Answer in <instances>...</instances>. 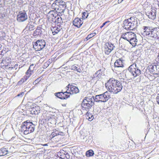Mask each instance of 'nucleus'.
I'll use <instances>...</instances> for the list:
<instances>
[{
    "label": "nucleus",
    "mask_w": 159,
    "mask_h": 159,
    "mask_svg": "<svg viewBox=\"0 0 159 159\" xmlns=\"http://www.w3.org/2000/svg\"><path fill=\"white\" fill-rule=\"evenodd\" d=\"M88 120L89 121H91L92 120V119L91 120V118H90V117H89V118H88Z\"/></svg>",
    "instance_id": "nucleus-49"
},
{
    "label": "nucleus",
    "mask_w": 159,
    "mask_h": 159,
    "mask_svg": "<svg viewBox=\"0 0 159 159\" xmlns=\"http://www.w3.org/2000/svg\"><path fill=\"white\" fill-rule=\"evenodd\" d=\"M140 81V78H139L138 79V80L137 82Z\"/></svg>",
    "instance_id": "nucleus-53"
},
{
    "label": "nucleus",
    "mask_w": 159,
    "mask_h": 159,
    "mask_svg": "<svg viewBox=\"0 0 159 159\" xmlns=\"http://www.w3.org/2000/svg\"><path fill=\"white\" fill-rule=\"evenodd\" d=\"M157 66V65H150L148 66L147 70H148L151 73L156 74Z\"/></svg>",
    "instance_id": "nucleus-18"
},
{
    "label": "nucleus",
    "mask_w": 159,
    "mask_h": 159,
    "mask_svg": "<svg viewBox=\"0 0 159 159\" xmlns=\"http://www.w3.org/2000/svg\"><path fill=\"white\" fill-rule=\"evenodd\" d=\"M4 2L3 0H0V6L2 5Z\"/></svg>",
    "instance_id": "nucleus-44"
},
{
    "label": "nucleus",
    "mask_w": 159,
    "mask_h": 159,
    "mask_svg": "<svg viewBox=\"0 0 159 159\" xmlns=\"http://www.w3.org/2000/svg\"><path fill=\"white\" fill-rule=\"evenodd\" d=\"M157 28H154L152 30L149 37L154 38L155 40H159V32L157 31Z\"/></svg>",
    "instance_id": "nucleus-11"
},
{
    "label": "nucleus",
    "mask_w": 159,
    "mask_h": 159,
    "mask_svg": "<svg viewBox=\"0 0 159 159\" xmlns=\"http://www.w3.org/2000/svg\"><path fill=\"white\" fill-rule=\"evenodd\" d=\"M31 112L32 114L35 115L38 114L40 112V108L39 107L32 108Z\"/></svg>",
    "instance_id": "nucleus-21"
},
{
    "label": "nucleus",
    "mask_w": 159,
    "mask_h": 159,
    "mask_svg": "<svg viewBox=\"0 0 159 159\" xmlns=\"http://www.w3.org/2000/svg\"><path fill=\"white\" fill-rule=\"evenodd\" d=\"M95 77H96L95 76V75L94 74V75H93V76H91V80H93V78H94Z\"/></svg>",
    "instance_id": "nucleus-45"
},
{
    "label": "nucleus",
    "mask_w": 159,
    "mask_h": 159,
    "mask_svg": "<svg viewBox=\"0 0 159 159\" xmlns=\"http://www.w3.org/2000/svg\"><path fill=\"white\" fill-rule=\"evenodd\" d=\"M68 88H70V90L71 92L72 93H70V94H68L69 95L72 94H76L78 93L79 92V90L78 88L74 86L73 85H70L69 84L68 85Z\"/></svg>",
    "instance_id": "nucleus-14"
},
{
    "label": "nucleus",
    "mask_w": 159,
    "mask_h": 159,
    "mask_svg": "<svg viewBox=\"0 0 159 159\" xmlns=\"http://www.w3.org/2000/svg\"><path fill=\"white\" fill-rule=\"evenodd\" d=\"M49 14H51V15L52 16V17H54L55 16L54 15H56V14L54 12H53V11H50L49 12Z\"/></svg>",
    "instance_id": "nucleus-36"
},
{
    "label": "nucleus",
    "mask_w": 159,
    "mask_h": 159,
    "mask_svg": "<svg viewBox=\"0 0 159 159\" xmlns=\"http://www.w3.org/2000/svg\"><path fill=\"white\" fill-rule=\"evenodd\" d=\"M123 39L127 41L131 44H136L137 42L136 34L132 32H129L123 34L121 35L120 41H122Z\"/></svg>",
    "instance_id": "nucleus-3"
},
{
    "label": "nucleus",
    "mask_w": 159,
    "mask_h": 159,
    "mask_svg": "<svg viewBox=\"0 0 159 159\" xmlns=\"http://www.w3.org/2000/svg\"><path fill=\"white\" fill-rule=\"evenodd\" d=\"M88 16V14L87 12H84L82 13V17L84 19L86 18Z\"/></svg>",
    "instance_id": "nucleus-32"
},
{
    "label": "nucleus",
    "mask_w": 159,
    "mask_h": 159,
    "mask_svg": "<svg viewBox=\"0 0 159 159\" xmlns=\"http://www.w3.org/2000/svg\"><path fill=\"white\" fill-rule=\"evenodd\" d=\"M66 104H62V106L64 107L66 106Z\"/></svg>",
    "instance_id": "nucleus-50"
},
{
    "label": "nucleus",
    "mask_w": 159,
    "mask_h": 159,
    "mask_svg": "<svg viewBox=\"0 0 159 159\" xmlns=\"http://www.w3.org/2000/svg\"><path fill=\"white\" fill-rule=\"evenodd\" d=\"M123 0H122V1H123Z\"/></svg>",
    "instance_id": "nucleus-57"
},
{
    "label": "nucleus",
    "mask_w": 159,
    "mask_h": 159,
    "mask_svg": "<svg viewBox=\"0 0 159 159\" xmlns=\"http://www.w3.org/2000/svg\"><path fill=\"white\" fill-rule=\"evenodd\" d=\"M156 74H159V63L157 65Z\"/></svg>",
    "instance_id": "nucleus-34"
},
{
    "label": "nucleus",
    "mask_w": 159,
    "mask_h": 159,
    "mask_svg": "<svg viewBox=\"0 0 159 159\" xmlns=\"http://www.w3.org/2000/svg\"><path fill=\"white\" fill-rule=\"evenodd\" d=\"M60 29L57 27H54L51 29V30L53 35L57 34L60 31Z\"/></svg>",
    "instance_id": "nucleus-22"
},
{
    "label": "nucleus",
    "mask_w": 159,
    "mask_h": 159,
    "mask_svg": "<svg viewBox=\"0 0 159 159\" xmlns=\"http://www.w3.org/2000/svg\"><path fill=\"white\" fill-rule=\"evenodd\" d=\"M138 21L136 18L131 17L123 21L122 27L127 30H133L137 26Z\"/></svg>",
    "instance_id": "nucleus-2"
},
{
    "label": "nucleus",
    "mask_w": 159,
    "mask_h": 159,
    "mask_svg": "<svg viewBox=\"0 0 159 159\" xmlns=\"http://www.w3.org/2000/svg\"><path fill=\"white\" fill-rule=\"evenodd\" d=\"M13 66H12L11 65V67H9V68H11V67H13Z\"/></svg>",
    "instance_id": "nucleus-52"
},
{
    "label": "nucleus",
    "mask_w": 159,
    "mask_h": 159,
    "mask_svg": "<svg viewBox=\"0 0 159 159\" xmlns=\"http://www.w3.org/2000/svg\"><path fill=\"white\" fill-rule=\"evenodd\" d=\"M122 0H118V2L119 3H120L122 2Z\"/></svg>",
    "instance_id": "nucleus-47"
},
{
    "label": "nucleus",
    "mask_w": 159,
    "mask_h": 159,
    "mask_svg": "<svg viewBox=\"0 0 159 159\" xmlns=\"http://www.w3.org/2000/svg\"><path fill=\"white\" fill-rule=\"evenodd\" d=\"M62 9H63V8L62 7H61V8H60V7H59L58 8V10H62Z\"/></svg>",
    "instance_id": "nucleus-48"
},
{
    "label": "nucleus",
    "mask_w": 159,
    "mask_h": 159,
    "mask_svg": "<svg viewBox=\"0 0 159 159\" xmlns=\"http://www.w3.org/2000/svg\"><path fill=\"white\" fill-rule=\"evenodd\" d=\"M65 156L67 159H69L70 158V156L68 153L65 154Z\"/></svg>",
    "instance_id": "nucleus-39"
},
{
    "label": "nucleus",
    "mask_w": 159,
    "mask_h": 159,
    "mask_svg": "<svg viewBox=\"0 0 159 159\" xmlns=\"http://www.w3.org/2000/svg\"><path fill=\"white\" fill-rule=\"evenodd\" d=\"M143 34L145 35L149 36L152 30L153 29H152V27L150 26H144L143 27Z\"/></svg>",
    "instance_id": "nucleus-16"
},
{
    "label": "nucleus",
    "mask_w": 159,
    "mask_h": 159,
    "mask_svg": "<svg viewBox=\"0 0 159 159\" xmlns=\"http://www.w3.org/2000/svg\"><path fill=\"white\" fill-rule=\"evenodd\" d=\"M156 10L155 9H152L150 11L147 12L146 15L150 18L154 20L156 18Z\"/></svg>",
    "instance_id": "nucleus-12"
},
{
    "label": "nucleus",
    "mask_w": 159,
    "mask_h": 159,
    "mask_svg": "<svg viewBox=\"0 0 159 159\" xmlns=\"http://www.w3.org/2000/svg\"><path fill=\"white\" fill-rule=\"evenodd\" d=\"M55 18H56L57 21V22L58 23H61V21L62 19L61 17H57L56 16H55Z\"/></svg>",
    "instance_id": "nucleus-33"
},
{
    "label": "nucleus",
    "mask_w": 159,
    "mask_h": 159,
    "mask_svg": "<svg viewBox=\"0 0 159 159\" xmlns=\"http://www.w3.org/2000/svg\"><path fill=\"white\" fill-rule=\"evenodd\" d=\"M106 88L111 92L117 94L122 90L123 86L122 83L119 81L111 78L105 84Z\"/></svg>",
    "instance_id": "nucleus-1"
},
{
    "label": "nucleus",
    "mask_w": 159,
    "mask_h": 159,
    "mask_svg": "<svg viewBox=\"0 0 159 159\" xmlns=\"http://www.w3.org/2000/svg\"><path fill=\"white\" fill-rule=\"evenodd\" d=\"M33 73V69L31 70V66H30L29 68L25 73V75L24 77V79H25V80H26L28 79Z\"/></svg>",
    "instance_id": "nucleus-17"
},
{
    "label": "nucleus",
    "mask_w": 159,
    "mask_h": 159,
    "mask_svg": "<svg viewBox=\"0 0 159 159\" xmlns=\"http://www.w3.org/2000/svg\"><path fill=\"white\" fill-rule=\"evenodd\" d=\"M55 2L56 3L58 4L59 7L61 8V7H62L63 9L61 11L63 12L66 6L65 2L62 0H56Z\"/></svg>",
    "instance_id": "nucleus-13"
},
{
    "label": "nucleus",
    "mask_w": 159,
    "mask_h": 159,
    "mask_svg": "<svg viewBox=\"0 0 159 159\" xmlns=\"http://www.w3.org/2000/svg\"><path fill=\"white\" fill-rule=\"evenodd\" d=\"M101 70L100 69L98 70V71H96V73L95 74L96 77H100L102 74V72L101 71Z\"/></svg>",
    "instance_id": "nucleus-28"
},
{
    "label": "nucleus",
    "mask_w": 159,
    "mask_h": 159,
    "mask_svg": "<svg viewBox=\"0 0 159 159\" xmlns=\"http://www.w3.org/2000/svg\"><path fill=\"white\" fill-rule=\"evenodd\" d=\"M109 22H110V21H106V22H105L104 23L102 24V25L101 26H100V28H102V27H103L105 25H106V24L107 23H109Z\"/></svg>",
    "instance_id": "nucleus-37"
},
{
    "label": "nucleus",
    "mask_w": 159,
    "mask_h": 159,
    "mask_svg": "<svg viewBox=\"0 0 159 159\" xmlns=\"http://www.w3.org/2000/svg\"><path fill=\"white\" fill-rule=\"evenodd\" d=\"M57 133H52V134L50 135V137L51 139H52L54 138L56 136H57L58 135H61L62 134H63V133L62 132H60V134L58 133V132H57Z\"/></svg>",
    "instance_id": "nucleus-26"
},
{
    "label": "nucleus",
    "mask_w": 159,
    "mask_h": 159,
    "mask_svg": "<svg viewBox=\"0 0 159 159\" xmlns=\"http://www.w3.org/2000/svg\"><path fill=\"white\" fill-rule=\"evenodd\" d=\"M157 2H158V6L159 7V0H157Z\"/></svg>",
    "instance_id": "nucleus-51"
},
{
    "label": "nucleus",
    "mask_w": 159,
    "mask_h": 159,
    "mask_svg": "<svg viewBox=\"0 0 159 159\" xmlns=\"http://www.w3.org/2000/svg\"><path fill=\"white\" fill-rule=\"evenodd\" d=\"M34 27L33 24H30L29 23L26 27L25 29H26L27 30H29V31H31L34 30Z\"/></svg>",
    "instance_id": "nucleus-23"
},
{
    "label": "nucleus",
    "mask_w": 159,
    "mask_h": 159,
    "mask_svg": "<svg viewBox=\"0 0 159 159\" xmlns=\"http://www.w3.org/2000/svg\"><path fill=\"white\" fill-rule=\"evenodd\" d=\"M114 66L115 67H123V65L122 60L120 59L116 60L114 63Z\"/></svg>",
    "instance_id": "nucleus-19"
},
{
    "label": "nucleus",
    "mask_w": 159,
    "mask_h": 159,
    "mask_svg": "<svg viewBox=\"0 0 159 159\" xmlns=\"http://www.w3.org/2000/svg\"><path fill=\"white\" fill-rule=\"evenodd\" d=\"M25 81V79H24V77L20 81H19L18 83L19 84H20L24 82Z\"/></svg>",
    "instance_id": "nucleus-38"
},
{
    "label": "nucleus",
    "mask_w": 159,
    "mask_h": 159,
    "mask_svg": "<svg viewBox=\"0 0 159 159\" xmlns=\"http://www.w3.org/2000/svg\"><path fill=\"white\" fill-rule=\"evenodd\" d=\"M106 47L109 48V49L112 50L115 47L114 44L111 43H108L106 44Z\"/></svg>",
    "instance_id": "nucleus-24"
},
{
    "label": "nucleus",
    "mask_w": 159,
    "mask_h": 159,
    "mask_svg": "<svg viewBox=\"0 0 159 159\" xmlns=\"http://www.w3.org/2000/svg\"><path fill=\"white\" fill-rule=\"evenodd\" d=\"M48 145L47 144H45L44 145V146H47Z\"/></svg>",
    "instance_id": "nucleus-54"
},
{
    "label": "nucleus",
    "mask_w": 159,
    "mask_h": 159,
    "mask_svg": "<svg viewBox=\"0 0 159 159\" xmlns=\"http://www.w3.org/2000/svg\"><path fill=\"white\" fill-rule=\"evenodd\" d=\"M77 67L76 66V65H73L72 66H71V67H70V69L72 70H76V69H77Z\"/></svg>",
    "instance_id": "nucleus-35"
},
{
    "label": "nucleus",
    "mask_w": 159,
    "mask_h": 159,
    "mask_svg": "<svg viewBox=\"0 0 159 159\" xmlns=\"http://www.w3.org/2000/svg\"><path fill=\"white\" fill-rule=\"evenodd\" d=\"M70 92L66 91L64 92H57L55 93V96L61 99H66L70 97Z\"/></svg>",
    "instance_id": "nucleus-10"
},
{
    "label": "nucleus",
    "mask_w": 159,
    "mask_h": 159,
    "mask_svg": "<svg viewBox=\"0 0 159 159\" xmlns=\"http://www.w3.org/2000/svg\"><path fill=\"white\" fill-rule=\"evenodd\" d=\"M23 122L21 125V130L25 134H27L33 132L34 130L35 125L32 122Z\"/></svg>",
    "instance_id": "nucleus-4"
},
{
    "label": "nucleus",
    "mask_w": 159,
    "mask_h": 159,
    "mask_svg": "<svg viewBox=\"0 0 159 159\" xmlns=\"http://www.w3.org/2000/svg\"><path fill=\"white\" fill-rule=\"evenodd\" d=\"M73 23L75 26L80 28L83 23V22L80 18H77L74 20Z\"/></svg>",
    "instance_id": "nucleus-15"
},
{
    "label": "nucleus",
    "mask_w": 159,
    "mask_h": 159,
    "mask_svg": "<svg viewBox=\"0 0 159 159\" xmlns=\"http://www.w3.org/2000/svg\"><path fill=\"white\" fill-rule=\"evenodd\" d=\"M28 19V16L25 12H20L17 15V20L19 22H22Z\"/></svg>",
    "instance_id": "nucleus-9"
},
{
    "label": "nucleus",
    "mask_w": 159,
    "mask_h": 159,
    "mask_svg": "<svg viewBox=\"0 0 159 159\" xmlns=\"http://www.w3.org/2000/svg\"><path fill=\"white\" fill-rule=\"evenodd\" d=\"M128 70L134 76V80L135 77L139 76L141 74V70L139 69L138 67H136V64L134 63L132 64L129 66Z\"/></svg>",
    "instance_id": "nucleus-7"
},
{
    "label": "nucleus",
    "mask_w": 159,
    "mask_h": 159,
    "mask_svg": "<svg viewBox=\"0 0 159 159\" xmlns=\"http://www.w3.org/2000/svg\"><path fill=\"white\" fill-rule=\"evenodd\" d=\"M93 154V152L92 150H90L87 151L86 152V155L87 157L92 156Z\"/></svg>",
    "instance_id": "nucleus-27"
},
{
    "label": "nucleus",
    "mask_w": 159,
    "mask_h": 159,
    "mask_svg": "<svg viewBox=\"0 0 159 159\" xmlns=\"http://www.w3.org/2000/svg\"><path fill=\"white\" fill-rule=\"evenodd\" d=\"M95 34V33H92L91 34H90L86 38V39H87V40H88V39H90L92 38V37H93Z\"/></svg>",
    "instance_id": "nucleus-30"
},
{
    "label": "nucleus",
    "mask_w": 159,
    "mask_h": 159,
    "mask_svg": "<svg viewBox=\"0 0 159 159\" xmlns=\"http://www.w3.org/2000/svg\"><path fill=\"white\" fill-rule=\"evenodd\" d=\"M24 92H21L20 93L18 94L17 95V96H18V97H20V96L22 97V95L24 94Z\"/></svg>",
    "instance_id": "nucleus-41"
},
{
    "label": "nucleus",
    "mask_w": 159,
    "mask_h": 159,
    "mask_svg": "<svg viewBox=\"0 0 159 159\" xmlns=\"http://www.w3.org/2000/svg\"><path fill=\"white\" fill-rule=\"evenodd\" d=\"M111 51L112 50L109 49V48H108L105 47L104 51L106 54L108 55L110 53Z\"/></svg>",
    "instance_id": "nucleus-29"
},
{
    "label": "nucleus",
    "mask_w": 159,
    "mask_h": 159,
    "mask_svg": "<svg viewBox=\"0 0 159 159\" xmlns=\"http://www.w3.org/2000/svg\"><path fill=\"white\" fill-rule=\"evenodd\" d=\"M61 158H62V157H61ZM63 158H64V157Z\"/></svg>",
    "instance_id": "nucleus-56"
},
{
    "label": "nucleus",
    "mask_w": 159,
    "mask_h": 159,
    "mask_svg": "<svg viewBox=\"0 0 159 159\" xmlns=\"http://www.w3.org/2000/svg\"><path fill=\"white\" fill-rule=\"evenodd\" d=\"M18 66L17 64H16L14 66H13V67H11V69L16 68V69Z\"/></svg>",
    "instance_id": "nucleus-42"
},
{
    "label": "nucleus",
    "mask_w": 159,
    "mask_h": 159,
    "mask_svg": "<svg viewBox=\"0 0 159 159\" xmlns=\"http://www.w3.org/2000/svg\"><path fill=\"white\" fill-rule=\"evenodd\" d=\"M2 47V45L1 44H0V48H1Z\"/></svg>",
    "instance_id": "nucleus-55"
},
{
    "label": "nucleus",
    "mask_w": 159,
    "mask_h": 159,
    "mask_svg": "<svg viewBox=\"0 0 159 159\" xmlns=\"http://www.w3.org/2000/svg\"><path fill=\"white\" fill-rule=\"evenodd\" d=\"M41 79L42 78H41V77L37 78L34 82H33V84L35 85L38 83L41 80Z\"/></svg>",
    "instance_id": "nucleus-31"
},
{
    "label": "nucleus",
    "mask_w": 159,
    "mask_h": 159,
    "mask_svg": "<svg viewBox=\"0 0 159 159\" xmlns=\"http://www.w3.org/2000/svg\"><path fill=\"white\" fill-rule=\"evenodd\" d=\"M33 47L36 51L43 49L45 46L46 43L43 39L38 40L36 42L33 43Z\"/></svg>",
    "instance_id": "nucleus-8"
},
{
    "label": "nucleus",
    "mask_w": 159,
    "mask_h": 159,
    "mask_svg": "<svg viewBox=\"0 0 159 159\" xmlns=\"http://www.w3.org/2000/svg\"><path fill=\"white\" fill-rule=\"evenodd\" d=\"M9 153V151L7 148H2L0 150V156H4Z\"/></svg>",
    "instance_id": "nucleus-20"
},
{
    "label": "nucleus",
    "mask_w": 159,
    "mask_h": 159,
    "mask_svg": "<svg viewBox=\"0 0 159 159\" xmlns=\"http://www.w3.org/2000/svg\"><path fill=\"white\" fill-rule=\"evenodd\" d=\"M34 66V64H31V65H30V66H31V70H33H33H34V68H32V67H33V66Z\"/></svg>",
    "instance_id": "nucleus-46"
},
{
    "label": "nucleus",
    "mask_w": 159,
    "mask_h": 159,
    "mask_svg": "<svg viewBox=\"0 0 159 159\" xmlns=\"http://www.w3.org/2000/svg\"><path fill=\"white\" fill-rule=\"evenodd\" d=\"M110 98V96L109 93L106 91L102 94L96 95L95 97H94V101L98 102H105L107 101Z\"/></svg>",
    "instance_id": "nucleus-6"
},
{
    "label": "nucleus",
    "mask_w": 159,
    "mask_h": 159,
    "mask_svg": "<svg viewBox=\"0 0 159 159\" xmlns=\"http://www.w3.org/2000/svg\"><path fill=\"white\" fill-rule=\"evenodd\" d=\"M156 100L158 104H159V93L157 95L156 98Z\"/></svg>",
    "instance_id": "nucleus-40"
},
{
    "label": "nucleus",
    "mask_w": 159,
    "mask_h": 159,
    "mask_svg": "<svg viewBox=\"0 0 159 159\" xmlns=\"http://www.w3.org/2000/svg\"><path fill=\"white\" fill-rule=\"evenodd\" d=\"M41 30L40 28L38 27L36 30L34 31V34L35 35H39L41 33Z\"/></svg>",
    "instance_id": "nucleus-25"
},
{
    "label": "nucleus",
    "mask_w": 159,
    "mask_h": 159,
    "mask_svg": "<svg viewBox=\"0 0 159 159\" xmlns=\"http://www.w3.org/2000/svg\"><path fill=\"white\" fill-rule=\"evenodd\" d=\"M76 71L78 72H80L82 71H81V70L80 69V68H79V69H76Z\"/></svg>",
    "instance_id": "nucleus-43"
},
{
    "label": "nucleus",
    "mask_w": 159,
    "mask_h": 159,
    "mask_svg": "<svg viewBox=\"0 0 159 159\" xmlns=\"http://www.w3.org/2000/svg\"><path fill=\"white\" fill-rule=\"evenodd\" d=\"M94 96H92L91 98L85 97L83 101L82 107L86 110L91 108L94 104Z\"/></svg>",
    "instance_id": "nucleus-5"
}]
</instances>
